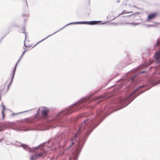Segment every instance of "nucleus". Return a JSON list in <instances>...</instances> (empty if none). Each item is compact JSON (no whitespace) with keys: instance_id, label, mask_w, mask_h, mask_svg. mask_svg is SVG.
Instances as JSON below:
<instances>
[{"instance_id":"18","label":"nucleus","mask_w":160,"mask_h":160,"mask_svg":"<svg viewBox=\"0 0 160 160\" xmlns=\"http://www.w3.org/2000/svg\"><path fill=\"white\" fill-rule=\"evenodd\" d=\"M2 106L3 107V109L2 110V118H3V119H4V116H5V114L4 113V111L5 109V107L3 105H2Z\"/></svg>"},{"instance_id":"40","label":"nucleus","mask_w":160,"mask_h":160,"mask_svg":"<svg viewBox=\"0 0 160 160\" xmlns=\"http://www.w3.org/2000/svg\"><path fill=\"white\" fill-rule=\"evenodd\" d=\"M133 7H135V8H136V6H135V5L133 6Z\"/></svg>"},{"instance_id":"27","label":"nucleus","mask_w":160,"mask_h":160,"mask_svg":"<svg viewBox=\"0 0 160 160\" xmlns=\"http://www.w3.org/2000/svg\"><path fill=\"white\" fill-rule=\"evenodd\" d=\"M27 51V50H26L24 51V52H22V54L21 56V58H22L23 56L24 55V53H25V52H26Z\"/></svg>"},{"instance_id":"21","label":"nucleus","mask_w":160,"mask_h":160,"mask_svg":"<svg viewBox=\"0 0 160 160\" xmlns=\"http://www.w3.org/2000/svg\"><path fill=\"white\" fill-rule=\"evenodd\" d=\"M16 69L14 68L13 70L12 74V79H13L14 77V75L15 74V73L16 72Z\"/></svg>"},{"instance_id":"2","label":"nucleus","mask_w":160,"mask_h":160,"mask_svg":"<svg viewBox=\"0 0 160 160\" xmlns=\"http://www.w3.org/2000/svg\"><path fill=\"white\" fill-rule=\"evenodd\" d=\"M92 100L90 96L84 98L66 109L60 111L58 114H56L53 118L52 124L56 125L54 127H55L56 126H62L63 125L61 123L63 122L62 119L64 115L67 114H70L75 111L78 110L80 108L86 106Z\"/></svg>"},{"instance_id":"23","label":"nucleus","mask_w":160,"mask_h":160,"mask_svg":"<svg viewBox=\"0 0 160 160\" xmlns=\"http://www.w3.org/2000/svg\"><path fill=\"white\" fill-rule=\"evenodd\" d=\"M140 23H135V22H131L130 23V24L132 25H133V26H135V25H138L140 24Z\"/></svg>"},{"instance_id":"7","label":"nucleus","mask_w":160,"mask_h":160,"mask_svg":"<svg viewBox=\"0 0 160 160\" xmlns=\"http://www.w3.org/2000/svg\"><path fill=\"white\" fill-rule=\"evenodd\" d=\"M80 24V22H71V23H69L67 24H66V25H65L64 27H63V28H61V29H59V30H58L57 31H56V32H55L51 34V35H48V36L47 37H46V38H45L42 39V40H41V41H39V42H37L35 45H34V47L36 46L37 45H38V44L39 43H40V42H42V41H43L45 40V39H47V38H48V37H50V36L54 34H55L57 32H58L60 31V30H62V29H63V28H65L66 27L68 26L69 25H72V24Z\"/></svg>"},{"instance_id":"9","label":"nucleus","mask_w":160,"mask_h":160,"mask_svg":"<svg viewBox=\"0 0 160 160\" xmlns=\"http://www.w3.org/2000/svg\"><path fill=\"white\" fill-rule=\"evenodd\" d=\"M50 109L48 108L44 107H43L41 112V116L42 117L44 118H47Z\"/></svg>"},{"instance_id":"13","label":"nucleus","mask_w":160,"mask_h":160,"mask_svg":"<svg viewBox=\"0 0 160 160\" xmlns=\"http://www.w3.org/2000/svg\"><path fill=\"white\" fill-rule=\"evenodd\" d=\"M105 98V97H101L100 96H98L96 97L95 99L96 100H98V103L100 102H102V100H104Z\"/></svg>"},{"instance_id":"6","label":"nucleus","mask_w":160,"mask_h":160,"mask_svg":"<svg viewBox=\"0 0 160 160\" xmlns=\"http://www.w3.org/2000/svg\"><path fill=\"white\" fill-rule=\"evenodd\" d=\"M44 143H42V144H40L38 146L35 147L34 148H29V147H28V146L27 145H26L25 144H22L20 142H18L17 141H16L15 143H11V144H13V145H14V146H17V147H22L25 150H27V149H28V150L30 151H34V149H38L39 148V147L40 146H42V145Z\"/></svg>"},{"instance_id":"36","label":"nucleus","mask_w":160,"mask_h":160,"mask_svg":"<svg viewBox=\"0 0 160 160\" xmlns=\"http://www.w3.org/2000/svg\"><path fill=\"white\" fill-rule=\"evenodd\" d=\"M10 86H10V85H9V84L8 85V90L9 88V87H10Z\"/></svg>"},{"instance_id":"3","label":"nucleus","mask_w":160,"mask_h":160,"mask_svg":"<svg viewBox=\"0 0 160 160\" xmlns=\"http://www.w3.org/2000/svg\"><path fill=\"white\" fill-rule=\"evenodd\" d=\"M160 82V80H159L157 78L152 77L148 81V82L146 85H143L139 86L136 88L133 92L131 93L129 96L124 98H120L118 99L120 100V103L121 105H123V106L128 104L127 105L129 104L135 98H136L138 96L141 94V93L145 92V90H143L142 92H139L137 95H135L133 97H131L132 95L134 93L136 92L139 90L141 89L142 88L146 86H150L149 88L147 89L146 90H148L149 88H151L152 87L156 85L158 83Z\"/></svg>"},{"instance_id":"41","label":"nucleus","mask_w":160,"mask_h":160,"mask_svg":"<svg viewBox=\"0 0 160 160\" xmlns=\"http://www.w3.org/2000/svg\"><path fill=\"white\" fill-rule=\"evenodd\" d=\"M24 49L25 50H25H27V49H26L25 48H24Z\"/></svg>"},{"instance_id":"28","label":"nucleus","mask_w":160,"mask_h":160,"mask_svg":"<svg viewBox=\"0 0 160 160\" xmlns=\"http://www.w3.org/2000/svg\"><path fill=\"white\" fill-rule=\"evenodd\" d=\"M63 154V152H60L59 154H58L57 156V157H56L57 158H58V157L62 155Z\"/></svg>"},{"instance_id":"8","label":"nucleus","mask_w":160,"mask_h":160,"mask_svg":"<svg viewBox=\"0 0 160 160\" xmlns=\"http://www.w3.org/2000/svg\"><path fill=\"white\" fill-rule=\"evenodd\" d=\"M46 154V152L43 151L39 153H36L31 157V160H35L40 158H43Z\"/></svg>"},{"instance_id":"19","label":"nucleus","mask_w":160,"mask_h":160,"mask_svg":"<svg viewBox=\"0 0 160 160\" xmlns=\"http://www.w3.org/2000/svg\"><path fill=\"white\" fill-rule=\"evenodd\" d=\"M134 16H135V14L133 13V14H132V15H128V16H125V17L126 18V19H128L129 18H130V17L131 18H134Z\"/></svg>"},{"instance_id":"12","label":"nucleus","mask_w":160,"mask_h":160,"mask_svg":"<svg viewBox=\"0 0 160 160\" xmlns=\"http://www.w3.org/2000/svg\"><path fill=\"white\" fill-rule=\"evenodd\" d=\"M11 124L9 123H7L4 124L0 125V131L4 130L7 128H9Z\"/></svg>"},{"instance_id":"30","label":"nucleus","mask_w":160,"mask_h":160,"mask_svg":"<svg viewBox=\"0 0 160 160\" xmlns=\"http://www.w3.org/2000/svg\"><path fill=\"white\" fill-rule=\"evenodd\" d=\"M23 32L24 33H25V39L26 38V34L25 32V27H23Z\"/></svg>"},{"instance_id":"24","label":"nucleus","mask_w":160,"mask_h":160,"mask_svg":"<svg viewBox=\"0 0 160 160\" xmlns=\"http://www.w3.org/2000/svg\"><path fill=\"white\" fill-rule=\"evenodd\" d=\"M136 75H134L132 77L130 78V79L132 81H133L135 79V78L136 77Z\"/></svg>"},{"instance_id":"20","label":"nucleus","mask_w":160,"mask_h":160,"mask_svg":"<svg viewBox=\"0 0 160 160\" xmlns=\"http://www.w3.org/2000/svg\"><path fill=\"white\" fill-rule=\"evenodd\" d=\"M160 45V39H157V43L156 45H154V47Z\"/></svg>"},{"instance_id":"37","label":"nucleus","mask_w":160,"mask_h":160,"mask_svg":"<svg viewBox=\"0 0 160 160\" xmlns=\"http://www.w3.org/2000/svg\"><path fill=\"white\" fill-rule=\"evenodd\" d=\"M1 92H0V99H1Z\"/></svg>"},{"instance_id":"4","label":"nucleus","mask_w":160,"mask_h":160,"mask_svg":"<svg viewBox=\"0 0 160 160\" xmlns=\"http://www.w3.org/2000/svg\"><path fill=\"white\" fill-rule=\"evenodd\" d=\"M160 82V80H159L157 78L152 77L148 81V82L146 85H143L139 86L136 88L133 92L131 93L129 96L124 98H120L118 99L120 100V103L121 105H123V106L128 104L127 105L129 104L135 98H136L138 96L141 94V93L145 92V90H143L142 92H139L137 95H135L133 97H131L132 95L134 93L136 92L139 90L141 89L142 88L146 86H150L149 88L147 89L146 90H148L149 88H151L152 87L156 85L158 83Z\"/></svg>"},{"instance_id":"42","label":"nucleus","mask_w":160,"mask_h":160,"mask_svg":"<svg viewBox=\"0 0 160 160\" xmlns=\"http://www.w3.org/2000/svg\"><path fill=\"white\" fill-rule=\"evenodd\" d=\"M136 13L137 14H138L139 13V12Z\"/></svg>"},{"instance_id":"15","label":"nucleus","mask_w":160,"mask_h":160,"mask_svg":"<svg viewBox=\"0 0 160 160\" xmlns=\"http://www.w3.org/2000/svg\"><path fill=\"white\" fill-rule=\"evenodd\" d=\"M156 15L155 13H152L149 14L148 17V18L149 19H151L154 18Z\"/></svg>"},{"instance_id":"33","label":"nucleus","mask_w":160,"mask_h":160,"mask_svg":"<svg viewBox=\"0 0 160 160\" xmlns=\"http://www.w3.org/2000/svg\"><path fill=\"white\" fill-rule=\"evenodd\" d=\"M18 64V63H17L16 64H15V65L14 68H15L16 69V68H17Z\"/></svg>"},{"instance_id":"1","label":"nucleus","mask_w":160,"mask_h":160,"mask_svg":"<svg viewBox=\"0 0 160 160\" xmlns=\"http://www.w3.org/2000/svg\"><path fill=\"white\" fill-rule=\"evenodd\" d=\"M126 104L123 106L120 103L119 99L113 102V103L109 106L105 107L103 110L98 111L95 116L88 117L83 121L79 127V129L76 134H75L74 137L71 138L70 141L71 144L66 149V150L71 151L72 149V146L74 144V139L80 135V132L85 130L84 137L79 139V141L76 149L69 158L70 160H77L78 156L82 149L85 143L87 138L90 134L102 121L103 119L113 112L120 110L127 106Z\"/></svg>"},{"instance_id":"35","label":"nucleus","mask_w":160,"mask_h":160,"mask_svg":"<svg viewBox=\"0 0 160 160\" xmlns=\"http://www.w3.org/2000/svg\"><path fill=\"white\" fill-rule=\"evenodd\" d=\"M22 58H21V57L18 60V61H17V63H18L19 62H20V59H21Z\"/></svg>"},{"instance_id":"22","label":"nucleus","mask_w":160,"mask_h":160,"mask_svg":"<svg viewBox=\"0 0 160 160\" xmlns=\"http://www.w3.org/2000/svg\"><path fill=\"white\" fill-rule=\"evenodd\" d=\"M64 140H63H63H62V142H67L68 140V138L66 137H65L64 138Z\"/></svg>"},{"instance_id":"10","label":"nucleus","mask_w":160,"mask_h":160,"mask_svg":"<svg viewBox=\"0 0 160 160\" xmlns=\"http://www.w3.org/2000/svg\"><path fill=\"white\" fill-rule=\"evenodd\" d=\"M101 21H82L80 22V24H89L90 25H95L98 24V22H100Z\"/></svg>"},{"instance_id":"16","label":"nucleus","mask_w":160,"mask_h":160,"mask_svg":"<svg viewBox=\"0 0 160 160\" xmlns=\"http://www.w3.org/2000/svg\"><path fill=\"white\" fill-rule=\"evenodd\" d=\"M152 62H153L152 61L150 60L148 62H145V63L144 64H143L142 65L145 67H147L152 63Z\"/></svg>"},{"instance_id":"29","label":"nucleus","mask_w":160,"mask_h":160,"mask_svg":"<svg viewBox=\"0 0 160 160\" xmlns=\"http://www.w3.org/2000/svg\"><path fill=\"white\" fill-rule=\"evenodd\" d=\"M40 110V109L39 108L38 109V110H37V114H36V116H38V115L39 113V111Z\"/></svg>"},{"instance_id":"31","label":"nucleus","mask_w":160,"mask_h":160,"mask_svg":"<svg viewBox=\"0 0 160 160\" xmlns=\"http://www.w3.org/2000/svg\"><path fill=\"white\" fill-rule=\"evenodd\" d=\"M13 79H12H12H11V82H9V85H10V86H11V84L12 83V81H13Z\"/></svg>"},{"instance_id":"11","label":"nucleus","mask_w":160,"mask_h":160,"mask_svg":"<svg viewBox=\"0 0 160 160\" xmlns=\"http://www.w3.org/2000/svg\"><path fill=\"white\" fill-rule=\"evenodd\" d=\"M154 58L156 59V62L157 63L160 62V51L158 52H156L154 54Z\"/></svg>"},{"instance_id":"39","label":"nucleus","mask_w":160,"mask_h":160,"mask_svg":"<svg viewBox=\"0 0 160 160\" xmlns=\"http://www.w3.org/2000/svg\"><path fill=\"white\" fill-rule=\"evenodd\" d=\"M24 45L26 47H28V46H26L25 44H24Z\"/></svg>"},{"instance_id":"5","label":"nucleus","mask_w":160,"mask_h":160,"mask_svg":"<svg viewBox=\"0 0 160 160\" xmlns=\"http://www.w3.org/2000/svg\"><path fill=\"white\" fill-rule=\"evenodd\" d=\"M160 82V80H159L157 78L152 77L148 81V82L146 85H143L139 86L136 88L133 92L131 93L129 96L124 98H120L118 99L120 100V103L121 105H123V106L128 104L127 105L129 104L135 98H136L138 96L141 94V93L145 92V90H143L142 92H139L137 95H135L133 97H131L132 95L134 93L136 92L139 90L141 89L142 88L146 86H150L149 88L147 89L146 90H148L149 88H151L152 87L156 85L158 83Z\"/></svg>"},{"instance_id":"32","label":"nucleus","mask_w":160,"mask_h":160,"mask_svg":"<svg viewBox=\"0 0 160 160\" xmlns=\"http://www.w3.org/2000/svg\"><path fill=\"white\" fill-rule=\"evenodd\" d=\"M152 26V25H146V27H148Z\"/></svg>"},{"instance_id":"17","label":"nucleus","mask_w":160,"mask_h":160,"mask_svg":"<svg viewBox=\"0 0 160 160\" xmlns=\"http://www.w3.org/2000/svg\"><path fill=\"white\" fill-rule=\"evenodd\" d=\"M12 129H14V130H17V131H28V130H26V129H20L18 127H16L15 128H12Z\"/></svg>"},{"instance_id":"38","label":"nucleus","mask_w":160,"mask_h":160,"mask_svg":"<svg viewBox=\"0 0 160 160\" xmlns=\"http://www.w3.org/2000/svg\"><path fill=\"white\" fill-rule=\"evenodd\" d=\"M105 23H106V22H104L102 23L101 24H105Z\"/></svg>"},{"instance_id":"25","label":"nucleus","mask_w":160,"mask_h":160,"mask_svg":"<svg viewBox=\"0 0 160 160\" xmlns=\"http://www.w3.org/2000/svg\"><path fill=\"white\" fill-rule=\"evenodd\" d=\"M28 111H24L23 112H20L18 113H14V114H12V116H13V115H17V114H18L19 113H22L24 112H28Z\"/></svg>"},{"instance_id":"26","label":"nucleus","mask_w":160,"mask_h":160,"mask_svg":"<svg viewBox=\"0 0 160 160\" xmlns=\"http://www.w3.org/2000/svg\"><path fill=\"white\" fill-rule=\"evenodd\" d=\"M22 16L23 17H28V14H23Z\"/></svg>"},{"instance_id":"14","label":"nucleus","mask_w":160,"mask_h":160,"mask_svg":"<svg viewBox=\"0 0 160 160\" xmlns=\"http://www.w3.org/2000/svg\"><path fill=\"white\" fill-rule=\"evenodd\" d=\"M131 12H128V11H127L125 10H123L122 12L121 13H119L118 14V16L117 17H119L120 15H123L124 14H125L126 13H131ZM116 18V17L115 18L113 19L112 20H113L114 19Z\"/></svg>"},{"instance_id":"34","label":"nucleus","mask_w":160,"mask_h":160,"mask_svg":"<svg viewBox=\"0 0 160 160\" xmlns=\"http://www.w3.org/2000/svg\"><path fill=\"white\" fill-rule=\"evenodd\" d=\"M4 139V138H1L0 139V142H1Z\"/></svg>"},{"instance_id":"43","label":"nucleus","mask_w":160,"mask_h":160,"mask_svg":"<svg viewBox=\"0 0 160 160\" xmlns=\"http://www.w3.org/2000/svg\"><path fill=\"white\" fill-rule=\"evenodd\" d=\"M32 129H30L29 130H32Z\"/></svg>"}]
</instances>
